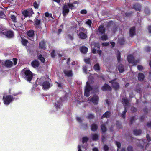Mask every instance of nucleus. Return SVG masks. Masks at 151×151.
Returning <instances> with one entry per match:
<instances>
[{"label": "nucleus", "mask_w": 151, "mask_h": 151, "mask_svg": "<svg viewBox=\"0 0 151 151\" xmlns=\"http://www.w3.org/2000/svg\"><path fill=\"white\" fill-rule=\"evenodd\" d=\"M48 80H51L48 78H46L45 77H42L38 81V84L42 86V88L45 90L49 89L51 87V86Z\"/></svg>", "instance_id": "1"}, {"label": "nucleus", "mask_w": 151, "mask_h": 151, "mask_svg": "<svg viewBox=\"0 0 151 151\" xmlns=\"http://www.w3.org/2000/svg\"><path fill=\"white\" fill-rule=\"evenodd\" d=\"M21 74L24 79L29 82H31L33 78V73L29 70L25 68L22 70Z\"/></svg>", "instance_id": "2"}, {"label": "nucleus", "mask_w": 151, "mask_h": 151, "mask_svg": "<svg viewBox=\"0 0 151 151\" xmlns=\"http://www.w3.org/2000/svg\"><path fill=\"white\" fill-rule=\"evenodd\" d=\"M93 90L92 86L88 82L86 83V86L85 88L84 95L86 97H88L90 95V92Z\"/></svg>", "instance_id": "3"}, {"label": "nucleus", "mask_w": 151, "mask_h": 151, "mask_svg": "<svg viewBox=\"0 0 151 151\" xmlns=\"http://www.w3.org/2000/svg\"><path fill=\"white\" fill-rule=\"evenodd\" d=\"M3 100L4 104H9L14 100L13 96L10 95L3 96Z\"/></svg>", "instance_id": "4"}, {"label": "nucleus", "mask_w": 151, "mask_h": 151, "mask_svg": "<svg viewBox=\"0 0 151 151\" xmlns=\"http://www.w3.org/2000/svg\"><path fill=\"white\" fill-rule=\"evenodd\" d=\"M134 56L131 55H129L127 58V60L129 63H132L133 65H136L139 62V60H134Z\"/></svg>", "instance_id": "5"}, {"label": "nucleus", "mask_w": 151, "mask_h": 151, "mask_svg": "<svg viewBox=\"0 0 151 151\" xmlns=\"http://www.w3.org/2000/svg\"><path fill=\"white\" fill-rule=\"evenodd\" d=\"M116 79H114L109 81V83H111L112 85V87L115 91H117L120 88V85L118 82L115 81Z\"/></svg>", "instance_id": "6"}, {"label": "nucleus", "mask_w": 151, "mask_h": 151, "mask_svg": "<svg viewBox=\"0 0 151 151\" xmlns=\"http://www.w3.org/2000/svg\"><path fill=\"white\" fill-rule=\"evenodd\" d=\"M68 92H66L64 96L60 98V101L62 103L64 101H67L68 98L71 95V92L70 91L69 89H68Z\"/></svg>", "instance_id": "7"}, {"label": "nucleus", "mask_w": 151, "mask_h": 151, "mask_svg": "<svg viewBox=\"0 0 151 151\" xmlns=\"http://www.w3.org/2000/svg\"><path fill=\"white\" fill-rule=\"evenodd\" d=\"M2 33L8 38H11L13 37L14 35L13 31L8 30L5 32H2Z\"/></svg>", "instance_id": "8"}, {"label": "nucleus", "mask_w": 151, "mask_h": 151, "mask_svg": "<svg viewBox=\"0 0 151 151\" xmlns=\"http://www.w3.org/2000/svg\"><path fill=\"white\" fill-rule=\"evenodd\" d=\"M2 63L3 65L8 68H11L13 64V63L9 60H7Z\"/></svg>", "instance_id": "9"}, {"label": "nucleus", "mask_w": 151, "mask_h": 151, "mask_svg": "<svg viewBox=\"0 0 151 151\" xmlns=\"http://www.w3.org/2000/svg\"><path fill=\"white\" fill-rule=\"evenodd\" d=\"M89 99L90 101L92 102L93 104H98L99 101V97L97 95L95 94Z\"/></svg>", "instance_id": "10"}, {"label": "nucleus", "mask_w": 151, "mask_h": 151, "mask_svg": "<svg viewBox=\"0 0 151 151\" xmlns=\"http://www.w3.org/2000/svg\"><path fill=\"white\" fill-rule=\"evenodd\" d=\"M62 9L63 16L65 17L66 15L69 12V9L68 7V6L66 4L64 5Z\"/></svg>", "instance_id": "11"}, {"label": "nucleus", "mask_w": 151, "mask_h": 151, "mask_svg": "<svg viewBox=\"0 0 151 151\" xmlns=\"http://www.w3.org/2000/svg\"><path fill=\"white\" fill-rule=\"evenodd\" d=\"M132 8L137 11L140 12L141 9V6L139 3H136L133 5Z\"/></svg>", "instance_id": "12"}, {"label": "nucleus", "mask_w": 151, "mask_h": 151, "mask_svg": "<svg viewBox=\"0 0 151 151\" xmlns=\"http://www.w3.org/2000/svg\"><path fill=\"white\" fill-rule=\"evenodd\" d=\"M135 27L133 26L131 27L129 30V35L131 37H132L135 35Z\"/></svg>", "instance_id": "13"}, {"label": "nucleus", "mask_w": 151, "mask_h": 151, "mask_svg": "<svg viewBox=\"0 0 151 151\" xmlns=\"http://www.w3.org/2000/svg\"><path fill=\"white\" fill-rule=\"evenodd\" d=\"M101 89L103 91H111L112 89L111 87L106 83L104 84V85L101 87Z\"/></svg>", "instance_id": "14"}, {"label": "nucleus", "mask_w": 151, "mask_h": 151, "mask_svg": "<svg viewBox=\"0 0 151 151\" xmlns=\"http://www.w3.org/2000/svg\"><path fill=\"white\" fill-rule=\"evenodd\" d=\"M31 65L34 68L38 67L40 65L39 62L37 60H34L32 61L31 63Z\"/></svg>", "instance_id": "15"}, {"label": "nucleus", "mask_w": 151, "mask_h": 151, "mask_svg": "<svg viewBox=\"0 0 151 151\" xmlns=\"http://www.w3.org/2000/svg\"><path fill=\"white\" fill-rule=\"evenodd\" d=\"M98 30L100 33L102 34L105 33L106 29L104 27V25H101L98 27Z\"/></svg>", "instance_id": "16"}, {"label": "nucleus", "mask_w": 151, "mask_h": 151, "mask_svg": "<svg viewBox=\"0 0 151 151\" xmlns=\"http://www.w3.org/2000/svg\"><path fill=\"white\" fill-rule=\"evenodd\" d=\"M78 35L79 37L81 39H85L87 37L86 33L82 32H79Z\"/></svg>", "instance_id": "17"}, {"label": "nucleus", "mask_w": 151, "mask_h": 151, "mask_svg": "<svg viewBox=\"0 0 151 151\" xmlns=\"http://www.w3.org/2000/svg\"><path fill=\"white\" fill-rule=\"evenodd\" d=\"M145 78L144 74L142 73H139L138 74V78L140 81H142L144 80Z\"/></svg>", "instance_id": "18"}, {"label": "nucleus", "mask_w": 151, "mask_h": 151, "mask_svg": "<svg viewBox=\"0 0 151 151\" xmlns=\"http://www.w3.org/2000/svg\"><path fill=\"white\" fill-rule=\"evenodd\" d=\"M80 50L81 52L83 54H86L88 51V48L85 46H82L80 48Z\"/></svg>", "instance_id": "19"}, {"label": "nucleus", "mask_w": 151, "mask_h": 151, "mask_svg": "<svg viewBox=\"0 0 151 151\" xmlns=\"http://www.w3.org/2000/svg\"><path fill=\"white\" fill-rule=\"evenodd\" d=\"M64 73L67 77H72L73 74L71 70L68 71L66 70H64L63 71Z\"/></svg>", "instance_id": "20"}, {"label": "nucleus", "mask_w": 151, "mask_h": 151, "mask_svg": "<svg viewBox=\"0 0 151 151\" xmlns=\"http://www.w3.org/2000/svg\"><path fill=\"white\" fill-rule=\"evenodd\" d=\"M117 68L120 73H122L124 71V67L122 64L119 65L118 66Z\"/></svg>", "instance_id": "21"}, {"label": "nucleus", "mask_w": 151, "mask_h": 151, "mask_svg": "<svg viewBox=\"0 0 151 151\" xmlns=\"http://www.w3.org/2000/svg\"><path fill=\"white\" fill-rule=\"evenodd\" d=\"M91 130L93 132L96 131L98 129V125L95 123L92 124L91 126Z\"/></svg>", "instance_id": "22"}, {"label": "nucleus", "mask_w": 151, "mask_h": 151, "mask_svg": "<svg viewBox=\"0 0 151 151\" xmlns=\"http://www.w3.org/2000/svg\"><path fill=\"white\" fill-rule=\"evenodd\" d=\"M21 42L22 45L24 46H27L28 42V40L22 37H21Z\"/></svg>", "instance_id": "23"}, {"label": "nucleus", "mask_w": 151, "mask_h": 151, "mask_svg": "<svg viewBox=\"0 0 151 151\" xmlns=\"http://www.w3.org/2000/svg\"><path fill=\"white\" fill-rule=\"evenodd\" d=\"M27 34L29 37H32L34 35V31L33 30H30L27 32Z\"/></svg>", "instance_id": "24"}, {"label": "nucleus", "mask_w": 151, "mask_h": 151, "mask_svg": "<svg viewBox=\"0 0 151 151\" xmlns=\"http://www.w3.org/2000/svg\"><path fill=\"white\" fill-rule=\"evenodd\" d=\"M101 129L103 133H104L107 130V129L104 124H102L101 126Z\"/></svg>", "instance_id": "25"}, {"label": "nucleus", "mask_w": 151, "mask_h": 151, "mask_svg": "<svg viewBox=\"0 0 151 151\" xmlns=\"http://www.w3.org/2000/svg\"><path fill=\"white\" fill-rule=\"evenodd\" d=\"M111 115V112L109 111H107L105 112V113L101 116V118L103 119L104 118H109Z\"/></svg>", "instance_id": "26"}, {"label": "nucleus", "mask_w": 151, "mask_h": 151, "mask_svg": "<svg viewBox=\"0 0 151 151\" xmlns=\"http://www.w3.org/2000/svg\"><path fill=\"white\" fill-rule=\"evenodd\" d=\"M116 127L119 129H121L122 128V126L120 122L118 120L116 121Z\"/></svg>", "instance_id": "27"}, {"label": "nucleus", "mask_w": 151, "mask_h": 151, "mask_svg": "<svg viewBox=\"0 0 151 151\" xmlns=\"http://www.w3.org/2000/svg\"><path fill=\"white\" fill-rule=\"evenodd\" d=\"M134 134L136 135H139L141 134L142 131L140 129L134 130L133 131Z\"/></svg>", "instance_id": "28"}, {"label": "nucleus", "mask_w": 151, "mask_h": 151, "mask_svg": "<svg viewBox=\"0 0 151 151\" xmlns=\"http://www.w3.org/2000/svg\"><path fill=\"white\" fill-rule=\"evenodd\" d=\"M0 18L4 19L7 20L6 16L3 11H0Z\"/></svg>", "instance_id": "29"}, {"label": "nucleus", "mask_w": 151, "mask_h": 151, "mask_svg": "<svg viewBox=\"0 0 151 151\" xmlns=\"http://www.w3.org/2000/svg\"><path fill=\"white\" fill-rule=\"evenodd\" d=\"M55 83L57 84L56 86L60 89H62L63 84V83L56 81Z\"/></svg>", "instance_id": "30"}, {"label": "nucleus", "mask_w": 151, "mask_h": 151, "mask_svg": "<svg viewBox=\"0 0 151 151\" xmlns=\"http://www.w3.org/2000/svg\"><path fill=\"white\" fill-rule=\"evenodd\" d=\"M45 46V42L44 41H42L39 43V47L40 48H43Z\"/></svg>", "instance_id": "31"}, {"label": "nucleus", "mask_w": 151, "mask_h": 151, "mask_svg": "<svg viewBox=\"0 0 151 151\" xmlns=\"http://www.w3.org/2000/svg\"><path fill=\"white\" fill-rule=\"evenodd\" d=\"M99 136L96 134H92V138L93 141H96L99 139Z\"/></svg>", "instance_id": "32"}, {"label": "nucleus", "mask_w": 151, "mask_h": 151, "mask_svg": "<svg viewBox=\"0 0 151 151\" xmlns=\"http://www.w3.org/2000/svg\"><path fill=\"white\" fill-rule=\"evenodd\" d=\"M34 22L35 23L34 25L37 26L40 24L41 21L40 20L35 19L34 20Z\"/></svg>", "instance_id": "33"}, {"label": "nucleus", "mask_w": 151, "mask_h": 151, "mask_svg": "<svg viewBox=\"0 0 151 151\" xmlns=\"http://www.w3.org/2000/svg\"><path fill=\"white\" fill-rule=\"evenodd\" d=\"M93 68L95 70L99 71L100 70V67L98 63H96L95 64Z\"/></svg>", "instance_id": "34"}, {"label": "nucleus", "mask_w": 151, "mask_h": 151, "mask_svg": "<svg viewBox=\"0 0 151 151\" xmlns=\"http://www.w3.org/2000/svg\"><path fill=\"white\" fill-rule=\"evenodd\" d=\"M38 59L42 63H44L45 61V60L44 58L42 57L41 54L39 55Z\"/></svg>", "instance_id": "35"}, {"label": "nucleus", "mask_w": 151, "mask_h": 151, "mask_svg": "<svg viewBox=\"0 0 151 151\" xmlns=\"http://www.w3.org/2000/svg\"><path fill=\"white\" fill-rule=\"evenodd\" d=\"M122 101L123 104H128L129 103V100L127 98H123Z\"/></svg>", "instance_id": "36"}, {"label": "nucleus", "mask_w": 151, "mask_h": 151, "mask_svg": "<svg viewBox=\"0 0 151 151\" xmlns=\"http://www.w3.org/2000/svg\"><path fill=\"white\" fill-rule=\"evenodd\" d=\"M77 3V1H75L72 4L69 3L68 6L69 8H70L71 10L73 9V8L74 7V4Z\"/></svg>", "instance_id": "37"}, {"label": "nucleus", "mask_w": 151, "mask_h": 151, "mask_svg": "<svg viewBox=\"0 0 151 151\" xmlns=\"http://www.w3.org/2000/svg\"><path fill=\"white\" fill-rule=\"evenodd\" d=\"M144 12L146 14H150V10L148 7H146L144 9Z\"/></svg>", "instance_id": "38"}, {"label": "nucleus", "mask_w": 151, "mask_h": 151, "mask_svg": "<svg viewBox=\"0 0 151 151\" xmlns=\"http://www.w3.org/2000/svg\"><path fill=\"white\" fill-rule=\"evenodd\" d=\"M10 18L13 22L15 23L17 22V18L14 15H11Z\"/></svg>", "instance_id": "39"}, {"label": "nucleus", "mask_w": 151, "mask_h": 151, "mask_svg": "<svg viewBox=\"0 0 151 151\" xmlns=\"http://www.w3.org/2000/svg\"><path fill=\"white\" fill-rule=\"evenodd\" d=\"M135 91L137 93H140L141 92V88L138 86H136L135 89Z\"/></svg>", "instance_id": "40"}, {"label": "nucleus", "mask_w": 151, "mask_h": 151, "mask_svg": "<svg viewBox=\"0 0 151 151\" xmlns=\"http://www.w3.org/2000/svg\"><path fill=\"white\" fill-rule=\"evenodd\" d=\"M89 139L86 137H83L82 138V143L84 144L85 142H87L88 140Z\"/></svg>", "instance_id": "41"}, {"label": "nucleus", "mask_w": 151, "mask_h": 151, "mask_svg": "<svg viewBox=\"0 0 151 151\" xmlns=\"http://www.w3.org/2000/svg\"><path fill=\"white\" fill-rule=\"evenodd\" d=\"M27 11L28 12V13H29V16L31 15L32 14L34 13V12L33 11L32 9V8H29L28 9Z\"/></svg>", "instance_id": "42"}, {"label": "nucleus", "mask_w": 151, "mask_h": 151, "mask_svg": "<svg viewBox=\"0 0 151 151\" xmlns=\"http://www.w3.org/2000/svg\"><path fill=\"white\" fill-rule=\"evenodd\" d=\"M125 41L124 39L122 38L119 40V42L120 45H122L124 44Z\"/></svg>", "instance_id": "43"}, {"label": "nucleus", "mask_w": 151, "mask_h": 151, "mask_svg": "<svg viewBox=\"0 0 151 151\" xmlns=\"http://www.w3.org/2000/svg\"><path fill=\"white\" fill-rule=\"evenodd\" d=\"M115 144H116L117 147V151H119V149L121 147V144L119 142H117V141H116L115 142Z\"/></svg>", "instance_id": "44"}, {"label": "nucleus", "mask_w": 151, "mask_h": 151, "mask_svg": "<svg viewBox=\"0 0 151 151\" xmlns=\"http://www.w3.org/2000/svg\"><path fill=\"white\" fill-rule=\"evenodd\" d=\"M23 14L25 17H27L29 16L27 10H26L23 11L22 12Z\"/></svg>", "instance_id": "45"}, {"label": "nucleus", "mask_w": 151, "mask_h": 151, "mask_svg": "<svg viewBox=\"0 0 151 151\" xmlns=\"http://www.w3.org/2000/svg\"><path fill=\"white\" fill-rule=\"evenodd\" d=\"M135 119V116H133L130 117L129 124L130 125L132 124Z\"/></svg>", "instance_id": "46"}, {"label": "nucleus", "mask_w": 151, "mask_h": 151, "mask_svg": "<svg viewBox=\"0 0 151 151\" xmlns=\"http://www.w3.org/2000/svg\"><path fill=\"white\" fill-rule=\"evenodd\" d=\"M145 50L147 52H150L151 50V47L148 46H147L145 48Z\"/></svg>", "instance_id": "47"}, {"label": "nucleus", "mask_w": 151, "mask_h": 151, "mask_svg": "<svg viewBox=\"0 0 151 151\" xmlns=\"http://www.w3.org/2000/svg\"><path fill=\"white\" fill-rule=\"evenodd\" d=\"M101 39L103 40H106L108 39V37L106 34L103 35L101 37Z\"/></svg>", "instance_id": "48"}, {"label": "nucleus", "mask_w": 151, "mask_h": 151, "mask_svg": "<svg viewBox=\"0 0 151 151\" xmlns=\"http://www.w3.org/2000/svg\"><path fill=\"white\" fill-rule=\"evenodd\" d=\"M94 47L96 49H99L100 46L98 43H96L94 44Z\"/></svg>", "instance_id": "49"}, {"label": "nucleus", "mask_w": 151, "mask_h": 151, "mask_svg": "<svg viewBox=\"0 0 151 151\" xmlns=\"http://www.w3.org/2000/svg\"><path fill=\"white\" fill-rule=\"evenodd\" d=\"M84 61L86 64H91V59L90 58H89L88 59H84Z\"/></svg>", "instance_id": "50"}, {"label": "nucleus", "mask_w": 151, "mask_h": 151, "mask_svg": "<svg viewBox=\"0 0 151 151\" xmlns=\"http://www.w3.org/2000/svg\"><path fill=\"white\" fill-rule=\"evenodd\" d=\"M67 36L68 38L69 39L71 40H72L74 39L73 34L72 35L70 34H69L67 35Z\"/></svg>", "instance_id": "51"}, {"label": "nucleus", "mask_w": 151, "mask_h": 151, "mask_svg": "<svg viewBox=\"0 0 151 151\" xmlns=\"http://www.w3.org/2000/svg\"><path fill=\"white\" fill-rule=\"evenodd\" d=\"M33 6L35 9H37L38 8L39 5L37 4V2L36 1H35L33 3Z\"/></svg>", "instance_id": "52"}, {"label": "nucleus", "mask_w": 151, "mask_h": 151, "mask_svg": "<svg viewBox=\"0 0 151 151\" xmlns=\"http://www.w3.org/2000/svg\"><path fill=\"white\" fill-rule=\"evenodd\" d=\"M137 68L139 71H142L143 70L144 68L143 67L140 65H138L137 66Z\"/></svg>", "instance_id": "53"}, {"label": "nucleus", "mask_w": 151, "mask_h": 151, "mask_svg": "<svg viewBox=\"0 0 151 151\" xmlns=\"http://www.w3.org/2000/svg\"><path fill=\"white\" fill-rule=\"evenodd\" d=\"M51 55L52 57V58H54L55 57V50H53L52 51V52L51 53Z\"/></svg>", "instance_id": "54"}, {"label": "nucleus", "mask_w": 151, "mask_h": 151, "mask_svg": "<svg viewBox=\"0 0 151 151\" xmlns=\"http://www.w3.org/2000/svg\"><path fill=\"white\" fill-rule=\"evenodd\" d=\"M119 53H118L117 55V59L118 62H119L120 61L121 59V55L119 51H118Z\"/></svg>", "instance_id": "55"}, {"label": "nucleus", "mask_w": 151, "mask_h": 151, "mask_svg": "<svg viewBox=\"0 0 151 151\" xmlns=\"http://www.w3.org/2000/svg\"><path fill=\"white\" fill-rule=\"evenodd\" d=\"M127 151H133V148L132 146L129 145L127 147Z\"/></svg>", "instance_id": "56"}, {"label": "nucleus", "mask_w": 151, "mask_h": 151, "mask_svg": "<svg viewBox=\"0 0 151 151\" xmlns=\"http://www.w3.org/2000/svg\"><path fill=\"white\" fill-rule=\"evenodd\" d=\"M109 149V147L106 145H104V151H108Z\"/></svg>", "instance_id": "57"}, {"label": "nucleus", "mask_w": 151, "mask_h": 151, "mask_svg": "<svg viewBox=\"0 0 151 151\" xmlns=\"http://www.w3.org/2000/svg\"><path fill=\"white\" fill-rule=\"evenodd\" d=\"M87 117L88 119H93L94 117V116L92 114H88Z\"/></svg>", "instance_id": "58"}, {"label": "nucleus", "mask_w": 151, "mask_h": 151, "mask_svg": "<svg viewBox=\"0 0 151 151\" xmlns=\"http://www.w3.org/2000/svg\"><path fill=\"white\" fill-rule=\"evenodd\" d=\"M86 23L90 27H91L92 22L90 19H88V20L86 22Z\"/></svg>", "instance_id": "59"}, {"label": "nucleus", "mask_w": 151, "mask_h": 151, "mask_svg": "<svg viewBox=\"0 0 151 151\" xmlns=\"http://www.w3.org/2000/svg\"><path fill=\"white\" fill-rule=\"evenodd\" d=\"M61 104H55L54 106V107L56 108L57 110H58V109H60V105Z\"/></svg>", "instance_id": "60"}, {"label": "nucleus", "mask_w": 151, "mask_h": 151, "mask_svg": "<svg viewBox=\"0 0 151 151\" xmlns=\"http://www.w3.org/2000/svg\"><path fill=\"white\" fill-rule=\"evenodd\" d=\"M80 29L82 31V32H87V30L86 29H85L83 27H80Z\"/></svg>", "instance_id": "61"}, {"label": "nucleus", "mask_w": 151, "mask_h": 151, "mask_svg": "<svg viewBox=\"0 0 151 151\" xmlns=\"http://www.w3.org/2000/svg\"><path fill=\"white\" fill-rule=\"evenodd\" d=\"M131 110L132 112H135L137 111V109L134 107H132L131 108Z\"/></svg>", "instance_id": "62"}, {"label": "nucleus", "mask_w": 151, "mask_h": 151, "mask_svg": "<svg viewBox=\"0 0 151 151\" xmlns=\"http://www.w3.org/2000/svg\"><path fill=\"white\" fill-rule=\"evenodd\" d=\"M87 13V11L85 9L82 10L80 12V13L82 14H86Z\"/></svg>", "instance_id": "63"}, {"label": "nucleus", "mask_w": 151, "mask_h": 151, "mask_svg": "<svg viewBox=\"0 0 151 151\" xmlns=\"http://www.w3.org/2000/svg\"><path fill=\"white\" fill-rule=\"evenodd\" d=\"M132 14V12H126L125 13V15L126 17H129L131 16Z\"/></svg>", "instance_id": "64"}]
</instances>
